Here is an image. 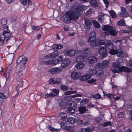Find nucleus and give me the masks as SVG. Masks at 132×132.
Segmentation results:
<instances>
[{
  "mask_svg": "<svg viewBox=\"0 0 132 132\" xmlns=\"http://www.w3.org/2000/svg\"><path fill=\"white\" fill-rule=\"evenodd\" d=\"M48 128L52 132H59L60 131L59 129H55L50 125L48 127Z\"/></svg>",
  "mask_w": 132,
  "mask_h": 132,
  "instance_id": "nucleus-34",
  "label": "nucleus"
},
{
  "mask_svg": "<svg viewBox=\"0 0 132 132\" xmlns=\"http://www.w3.org/2000/svg\"><path fill=\"white\" fill-rule=\"evenodd\" d=\"M92 97L94 98L100 99L101 98V96L100 94H97L92 95Z\"/></svg>",
  "mask_w": 132,
  "mask_h": 132,
  "instance_id": "nucleus-43",
  "label": "nucleus"
},
{
  "mask_svg": "<svg viewBox=\"0 0 132 132\" xmlns=\"http://www.w3.org/2000/svg\"><path fill=\"white\" fill-rule=\"evenodd\" d=\"M98 52L100 54L101 57L102 58L106 57L108 55L106 48L105 47H103L99 48Z\"/></svg>",
  "mask_w": 132,
  "mask_h": 132,
  "instance_id": "nucleus-4",
  "label": "nucleus"
},
{
  "mask_svg": "<svg viewBox=\"0 0 132 132\" xmlns=\"http://www.w3.org/2000/svg\"><path fill=\"white\" fill-rule=\"evenodd\" d=\"M61 89L63 90H68V87L65 85H62L60 86Z\"/></svg>",
  "mask_w": 132,
  "mask_h": 132,
  "instance_id": "nucleus-53",
  "label": "nucleus"
},
{
  "mask_svg": "<svg viewBox=\"0 0 132 132\" xmlns=\"http://www.w3.org/2000/svg\"><path fill=\"white\" fill-rule=\"evenodd\" d=\"M61 128L63 129H67V126L66 125V123L63 121H61L60 123Z\"/></svg>",
  "mask_w": 132,
  "mask_h": 132,
  "instance_id": "nucleus-33",
  "label": "nucleus"
},
{
  "mask_svg": "<svg viewBox=\"0 0 132 132\" xmlns=\"http://www.w3.org/2000/svg\"><path fill=\"white\" fill-rule=\"evenodd\" d=\"M24 81H23L22 79H20L19 81L17 82V86L16 87V91H18V89H19L20 88H21L23 86V82Z\"/></svg>",
  "mask_w": 132,
  "mask_h": 132,
  "instance_id": "nucleus-17",
  "label": "nucleus"
},
{
  "mask_svg": "<svg viewBox=\"0 0 132 132\" xmlns=\"http://www.w3.org/2000/svg\"><path fill=\"white\" fill-rule=\"evenodd\" d=\"M102 29L103 31H105L103 32V33L107 36H109V34L112 36H115L117 34L116 30L111 26L105 25L104 26Z\"/></svg>",
  "mask_w": 132,
  "mask_h": 132,
  "instance_id": "nucleus-2",
  "label": "nucleus"
},
{
  "mask_svg": "<svg viewBox=\"0 0 132 132\" xmlns=\"http://www.w3.org/2000/svg\"><path fill=\"white\" fill-rule=\"evenodd\" d=\"M106 96L108 98H112L114 97V95L112 94H106Z\"/></svg>",
  "mask_w": 132,
  "mask_h": 132,
  "instance_id": "nucleus-60",
  "label": "nucleus"
},
{
  "mask_svg": "<svg viewBox=\"0 0 132 132\" xmlns=\"http://www.w3.org/2000/svg\"><path fill=\"white\" fill-rule=\"evenodd\" d=\"M109 13H110L111 17L112 18H115L117 16V15L115 12L113 10H111L109 11Z\"/></svg>",
  "mask_w": 132,
  "mask_h": 132,
  "instance_id": "nucleus-32",
  "label": "nucleus"
},
{
  "mask_svg": "<svg viewBox=\"0 0 132 132\" xmlns=\"http://www.w3.org/2000/svg\"><path fill=\"white\" fill-rule=\"evenodd\" d=\"M61 79L60 78H57L55 80L53 78H51L49 80V82L50 83L59 84L61 82Z\"/></svg>",
  "mask_w": 132,
  "mask_h": 132,
  "instance_id": "nucleus-16",
  "label": "nucleus"
},
{
  "mask_svg": "<svg viewBox=\"0 0 132 132\" xmlns=\"http://www.w3.org/2000/svg\"><path fill=\"white\" fill-rule=\"evenodd\" d=\"M85 58V56L83 55H79L76 58V61L78 62H81L84 61Z\"/></svg>",
  "mask_w": 132,
  "mask_h": 132,
  "instance_id": "nucleus-20",
  "label": "nucleus"
},
{
  "mask_svg": "<svg viewBox=\"0 0 132 132\" xmlns=\"http://www.w3.org/2000/svg\"><path fill=\"white\" fill-rule=\"evenodd\" d=\"M88 72L91 76L96 75V70L94 68H90L89 69Z\"/></svg>",
  "mask_w": 132,
  "mask_h": 132,
  "instance_id": "nucleus-25",
  "label": "nucleus"
},
{
  "mask_svg": "<svg viewBox=\"0 0 132 132\" xmlns=\"http://www.w3.org/2000/svg\"><path fill=\"white\" fill-rule=\"evenodd\" d=\"M57 59L55 61H53V64L56 65L61 63L62 60V56H57Z\"/></svg>",
  "mask_w": 132,
  "mask_h": 132,
  "instance_id": "nucleus-24",
  "label": "nucleus"
},
{
  "mask_svg": "<svg viewBox=\"0 0 132 132\" xmlns=\"http://www.w3.org/2000/svg\"><path fill=\"white\" fill-rule=\"evenodd\" d=\"M2 26H3L2 28L4 27V26H6V25L7 23V21L6 18H2L0 22Z\"/></svg>",
  "mask_w": 132,
  "mask_h": 132,
  "instance_id": "nucleus-26",
  "label": "nucleus"
},
{
  "mask_svg": "<svg viewBox=\"0 0 132 132\" xmlns=\"http://www.w3.org/2000/svg\"><path fill=\"white\" fill-rule=\"evenodd\" d=\"M132 72V70L131 68H130L124 66V72Z\"/></svg>",
  "mask_w": 132,
  "mask_h": 132,
  "instance_id": "nucleus-47",
  "label": "nucleus"
},
{
  "mask_svg": "<svg viewBox=\"0 0 132 132\" xmlns=\"http://www.w3.org/2000/svg\"><path fill=\"white\" fill-rule=\"evenodd\" d=\"M117 24L118 25L120 26H124V20L122 19L118 22Z\"/></svg>",
  "mask_w": 132,
  "mask_h": 132,
  "instance_id": "nucleus-49",
  "label": "nucleus"
},
{
  "mask_svg": "<svg viewBox=\"0 0 132 132\" xmlns=\"http://www.w3.org/2000/svg\"><path fill=\"white\" fill-rule=\"evenodd\" d=\"M90 122L89 120H87L86 121H83V124L84 126H87L90 124Z\"/></svg>",
  "mask_w": 132,
  "mask_h": 132,
  "instance_id": "nucleus-52",
  "label": "nucleus"
},
{
  "mask_svg": "<svg viewBox=\"0 0 132 132\" xmlns=\"http://www.w3.org/2000/svg\"><path fill=\"white\" fill-rule=\"evenodd\" d=\"M118 70L119 73L123 72L124 70V66H122L119 68Z\"/></svg>",
  "mask_w": 132,
  "mask_h": 132,
  "instance_id": "nucleus-61",
  "label": "nucleus"
},
{
  "mask_svg": "<svg viewBox=\"0 0 132 132\" xmlns=\"http://www.w3.org/2000/svg\"><path fill=\"white\" fill-rule=\"evenodd\" d=\"M2 29L3 30L2 35L4 36V37L6 38V40L7 41L11 37L10 31L8 29V26H4V27L2 28Z\"/></svg>",
  "mask_w": 132,
  "mask_h": 132,
  "instance_id": "nucleus-3",
  "label": "nucleus"
},
{
  "mask_svg": "<svg viewBox=\"0 0 132 132\" xmlns=\"http://www.w3.org/2000/svg\"><path fill=\"white\" fill-rule=\"evenodd\" d=\"M105 44L106 46V47L109 49L112 48L113 47V45L112 42L109 40H106L105 41Z\"/></svg>",
  "mask_w": 132,
  "mask_h": 132,
  "instance_id": "nucleus-14",
  "label": "nucleus"
},
{
  "mask_svg": "<svg viewBox=\"0 0 132 132\" xmlns=\"http://www.w3.org/2000/svg\"><path fill=\"white\" fill-rule=\"evenodd\" d=\"M52 97L56 96L59 94V91L58 90L56 89H54L52 90Z\"/></svg>",
  "mask_w": 132,
  "mask_h": 132,
  "instance_id": "nucleus-30",
  "label": "nucleus"
},
{
  "mask_svg": "<svg viewBox=\"0 0 132 132\" xmlns=\"http://www.w3.org/2000/svg\"><path fill=\"white\" fill-rule=\"evenodd\" d=\"M88 99L87 98H85L83 99L81 101L80 103L81 104L83 105L86 104L88 101Z\"/></svg>",
  "mask_w": 132,
  "mask_h": 132,
  "instance_id": "nucleus-42",
  "label": "nucleus"
},
{
  "mask_svg": "<svg viewBox=\"0 0 132 132\" xmlns=\"http://www.w3.org/2000/svg\"><path fill=\"white\" fill-rule=\"evenodd\" d=\"M67 120L68 122L72 124L74 123L75 122V119L71 117H68Z\"/></svg>",
  "mask_w": 132,
  "mask_h": 132,
  "instance_id": "nucleus-31",
  "label": "nucleus"
},
{
  "mask_svg": "<svg viewBox=\"0 0 132 132\" xmlns=\"http://www.w3.org/2000/svg\"><path fill=\"white\" fill-rule=\"evenodd\" d=\"M53 60H50L47 61H44V62L46 64H53Z\"/></svg>",
  "mask_w": 132,
  "mask_h": 132,
  "instance_id": "nucleus-44",
  "label": "nucleus"
},
{
  "mask_svg": "<svg viewBox=\"0 0 132 132\" xmlns=\"http://www.w3.org/2000/svg\"><path fill=\"white\" fill-rule=\"evenodd\" d=\"M85 7L83 5H77L74 4L72 5L70 10L65 13L67 17H65L64 19L66 23H70V20H77L79 16L82 13L83 10Z\"/></svg>",
  "mask_w": 132,
  "mask_h": 132,
  "instance_id": "nucleus-1",
  "label": "nucleus"
},
{
  "mask_svg": "<svg viewBox=\"0 0 132 132\" xmlns=\"http://www.w3.org/2000/svg\"><path fill=\"white\" fill-rule=\"evenodd\" d=\"M67 111L68 113L71 115L74 113L75 110L72 108L70 107L68 108Z\"/></svg>",
  "mask_w": 132,
  "mask_h": 132,
  "instance_id": "nucleus-39",
  "label": "nucleus"
},
{
  "mask_svg": "<svg viewBox=\"0 0 132 132\" xmlns=\"http://www.w3.org/2000/svg\"><path fill=\"white\" fill-rule=\"evenodd\" d=\"M109 51V53L112 55H115L117 54L119 52L118 50H115L113 48H111Z\"/></svg>",
  "mask_w": 132,
  "mask_h": 132,
  "instance_id": "nucleus-22",
  "label": "nucleus"
},
{
  "mask_svg": "<svg viewBox=\"0 0 132 132\" xmlns=\"http://www.w3.org/2000/svg\"><path fill=\"white\" fill-rule=\"evenodd\" d=\"M14 57V55L10 54L7 56V62L9 63H11Z\"/></svg>",
  "mask_w": 132,
  "mask_h": 132,
  "instance_id": "nucleus-29",
  "label": "nucleus"
},
{
  "mask_svg": "<svg viewBox=\"0 0 132 132\" xmlns=\"http://www.w3.org/2000/svg\"><path fill=\"white\" fill-rule=\"evenodd\" d=\"M52 49L55 51H57L59 49L57 45H54L52 46Z\"/></svg>",
  "mask_w": 132,
  "mask_h": 132,
  "instance_id": "nucleus-51",
  "label": "nucleus"
},
{
  "mask_svg": "<svg viewBox=\"0 0 132 132\" xmlns=\"http://www.w3.org/2000/svg\"><path fill=\"white\" fill-rule=\"evenodd\" d=\"M78 110L80 113L81 114L84 113L86 111V108L84 106L80 107Z\"/></svg>",
  "mask_w": 132,
  "mask_h": 132,
  "instance_id": "nucleus-35",
  "label": "nucleus"
},
{
  "mask_svg": "<svg viewBox=\"0 0 132 132\" xmlns=\"http://www.w3.org/2000/svg\"><path fill=\"white\" fill-rule=\"evenodd\" d=\"M20 1L21 3L24 5H26L31 2L30 0H20Z\"/></svg>",
  "mask_w": 132,
  "mask_h": 132,
  "instance_id": "nucleus-40",
  "label": "nucleus"
},
{
  "mask_svg": "<svg viewBox=\"0 0 132 132\" xmlns=\"http://www.w3.org/2000/svg\"><path fill=\"white\" fill-rule=\"evenodd\" d=\"M112 125V123L111 122L108 121L103 123L102 125L103 127H105L108 126H111Z\"/></svg>",
  "mask_w": 132,
  "mask_h": 132,
  "instance_id": "nucleus-45",
  "label": "nucleus"
},
{
  "mask_svg": "<svg viewBox=\"0 0 132 132\" xmlns=\"http://www.w3.org/2000/svg\"><path fill=\"white\" fill-rule=\"evenodd\" d=\"M91 78V76L89 74L85 75L80 78V80L85 81L87 80L88 79H90Z\"/></svg>",
  "mask_w": 132,
  "mask_h": 132,
  "instance_id": "nucleus-18",
  "label": "nucleus"
},
{
  "mask_svg": "<svg viewBox=\"0 0 132 132\" xmlns=\"http://www.w3.org/2000/svg\"><path fill=\"white\" fill-rule=\"evenodd\" d=\"M77 123L78 125H81L83 124V120H78L77 121Z\"/></svg>",
  "mask_w": 132,
  "mask_h": 132,
  "instance_id": "nucleus-57",
  "label": "nucleus"
},
{
  "mask_svg": "<svg viewBox=\"0 0 132 132\" xmlns=\"http://www.w3.org/2000/svg\"><path fill=\"white\" fill-rule=\"evenodd\" d=\"M90 51V49L89 48H86L84 50V53L85 54H87L89 53Z\"/></svg>",
  "mask_w": 132,
  "mask_h": 132,
  "instance_id": "nucleus-48",
  "label": "nucleus"
},
{
  "mask_svg": "<svg viewBox=\"0 0 132 132\" xmlns=\"http://www.w3.org/2000/svg\"><path fill=\"white\" fill-rule=\"evenodd\" d=\"M96 38L95 34V32H92L89 35V38L88 40V42L89 43L92 41H94Z\"/></svg>",
  "mask_w": 132,
  "mask_h": 132,
  "instance_id": "nucleus-11",
  "label": "nucleus"
},
{
  "mask_svg": "<svg viewBox=\"0 0 132 132\" xmlns=\"http://www.w3.org/2000/svg\"><path fill=\"white\" fill-rule=\"evenodd\" d=\"M92 41V42L89 43L90 44V46L92 48H94L95 47L100 46L101 44H102L101 43L102 42L103 40H96L95 41Z\"/></svg>",
  "mask_w": 132,
  "mask_h": 132,
  "instance_id": "nucleus-7",
  "label": "nucleus"
},
{
  "mask_svg": "<svg viewBox=\"0 0 132 132\" xmlns=\"http://www.w3.org/2000/svg\"><path fill=\"white\" fill-rule=\"evenodd\" d=\"M103 71L102 70H99L98 71L96 70V75L98 77H101L103 75Z\"/></svg>",
  "mask_w": 132,
  "mask_h": 132,
  "instance_id": "nucleus-38",
  "label": "nucleus"
},
{
  "mask_svg": "<svg viewBox=\"0 0 132 132\" xmlns=\"http://www.w3.org/2000/svg\"><path fill=\"white\" fill-rule=\"evenodd\" d=\"M59 105L61 108H63L64 106L65 103L64 102H62L59 103Z\"/></svg>",
  "mask_w": 132,
  "mask_h": 132,
  "instance_id": "nucleus-63",
  "label": "nucleus"
},
{
  "mask_svg": "<svg viewBox=\"0 0 132 132\" xmlns=\"http://www.w3.org/2000/svg\"><path fill=\"white\" fill-rule=\"evenodd\" d=\"M75 104V103L74 102H72L71 101H69L68 103V105L71 107L72 108L73 106V105H74Z\"/></svg>",
  "mask_w": 132,
  "mask_h": 132,
  "instance_id": "nucleus-56",
  "label": "nucleus"
},
{
  "mask_svg": "<svg viewBox=\"0 0 132 132\" xmlns=\"http://www.w3.org/2000/svg\"><path fill=\"white\" fill-rule=\"evenodd\" d=\"M96 81V79H92L90 80H88L87 81V82L89 83H92L94 82H95Z\"/></svg>",
  "mask_w": 132,
  "mask_h": 132,
  "instance_id": "nucleus-58",
  "label": "nucleus"
},
{
  "mask_svg": "<svg viewBox=\"0 0 132 132\" xmlns=\"http://www.w3.org/2000/svg\"><path fill=\"white\" fill-rule=\"evenodd\" d=\"M85 28L87 29H89L90 28V26L92 25L91 22L89 20H86L85 21Z\"/></svg>",
  "mask_w": 132,
  "mask_h": 132,
  "instance_id": "nucleus-21",
  "label": "nucleus"
},
{
  "mask_svg": "<svg viewBox=\"0 0 132 132\" xmlns=\"http://www.w3.org/2000/svg\"><path fill=\"white\" fill-rule=\"evenodd\" d=\"M104 3L105 4L106 8L108 7V4L109 3V2L108 0H103Z\"/></svg>",
  "mask_w": 132,
  "mask_h": 132,
  "instance_id": "nucleus-59",
  "label": "nucleus"
},
{
  "mask_svg": "<svg viewBox=\"0 0 132 132\" xmlns=\"http://www.w3.org/2000/svg\"><path fill=\"white\" fill-rule=\"evenodd\" d=\"M75 53L76 51L75 50H66L64 51V55L65 56H72L75 55Z\"/></svg>",
  "mask_w": 132,
  "mask_h": 132,
  "instance_id": "nucleus-9",
  "label": "nucleus"
},
{
  "mask_svg": "<svg viewBox=\"0 0 132 132\" xmlns=\"http://www.w3.org/2000/svg\"><path fill=\"white\" fill-rule=\"evenodd\" d=\"M20 64V71H21V70H24L25 69V68H26L25 66V64Z\"/></svg>",
  "mask_w": 132,
  "mask_h": 132,
  "instance_id": "nucleus-54",
  "label": "nucleus"
},
{
  "mask_svg": "<svg viewBox=\"0 0 132 132\" xmlns=\"http://www.w3.org/2000/svg\"><path fill=\"white\" fill-rule=\"evenodd\" d=\"M92 22L94 26L96 28H98L100 27V25L99 23L97 21H93Z\"/></svg>",
  "mask_w": 132,
  "mask_h": 132,
  "instance_id": "nucleus-37",
  "label": "nucleus"
},
{
  "mask_svg": "<svg viewBox=\"0 0 132 132\" xmlns=\"http://www.w3.org/2000/svg\"><path fill=\"white\" fill-rule=\"evenodd\" d=\"M4 94V95L5 97L6 98H7L9 96L8 92L7 91H5L4 93H3Z\"/></svg>",
  "mask_w": 132,
  "mask_h": 132,
  "instance_id": "nucleus-55",
  "label": "nucleus"
},
{
  "mask_svg": "<svg viewBox=\"0 0 132 132\" xmlns=\"http://www.w3.org/2000/svg\"><path fill=\"white\" fill-rule=\"evenodd\" d=\"M50 58H53L58 56V54L55 52H53L49 54Z\"/></svg>",
  "mask_w": 132,
  "mask_h": 132,
  "instance_id": "nucleus-36",
  "label": "nucleus"
},
{
  "mask_svg": "<svg viewBox=\"0 0 132 132\" xmlns=\"http://www.w3.org/2000/svg\"><path fill=\"white\" fill-rule=\"evenodd\" d=\"M90 5L93 8H96L98 6L99 3L96 0H91L89 2Z\"/></svg>",
  "mask_w": 132,
  "mask_h": 132,
  "instance_id": "nucleus-12",
  "label": "nucleus"
},
{
  "mask_svg": "<svg viewBox=\"0 0 132 132\" xmlns=\"http://www.w3.org/2000/svg\"><path fill=\"white\" fill-rule=\"evenodd\" d=\"M93 12V9L92 8H90L86 12L85 14L86 15H88L91 14Z\"/></svg>",
  "mask_w": 132,
  "mask_h": 132,
  "instance_id": "nucleus-50",
  "label": "nucleus"
},
{
  "mask_svg": "<svg viewBox=\"0 0 132 132\" xmlns=\"http://www.w3.org/2000/svg\"><path fill=\"white\" fill-rule=\"evenodd\" d=\"M62 71L61 69L59 67H55L51 68L48 71L51 74L55 75L58 74Z\"/></svg>",
  "mask_w": 132,
  "mask_h": 132,
  "instance_id": "nucleus-6",
  "label": "nucleus"
},
{
  "mask_svg": "<svg viewBox=\"0 0 132 132\" xmlns=\"http://www.w3.org/2000/svg\"><path fill=\"white\" fill-rule=\"evenodd\" d=\"M84 66V64L82 62H78L75 65V67L77 69L82 68Z\"/></svg>",
  "mask_w": 132,
  "mask_h": 132,
  "instance_id": "nucleus-19",
  "label": "nucleus"
},
{
  "mask_svg": "<svg viewBox=\"0 0 132 132\" xmlns=\"http://www.w3.org/2000/svg\"><path fill=\"white\" fill-rule=\"evenodd\" d=\"M59 114L60 118L62 120H64L66 119L67 115L65 113L61 112L59 113Z\"/></svg>",
  "mask_w": 132,
  "mask_h": 132,
  "instance_id": "nucleus-28",
  "label": "nucleus"
},
{
  "mask_svg": "<svg viewBox=\"0 0 132 132\" xmlns=\"http://www.w3.org/2000/svg\"><path fill=\"white\" fill-rule=\"evenodd\" d=\"M28 59L27 57L23 58L22 56H21L18 57L16 63L18 64H26L27 61Z\"/></svg>",
  "mask_w": 132,
  "mask_h": 132,
  "instance_id": "nucleus-8",
  "label": "nucleus"
},
{
  "mask_svg": "<svg viewBox=\"0 0 132 132\" xmlns=\"http://www.w3.org/2000/svg\"><path fill=\"white\" fill-rule=\"evenodd\" d=\"M120 57H123V52H119V51L118 53L117 54Z\"/></svg>",
  "mask_w": 132,
  "mask_h": 132,
  "instance_id": "nucleus-64",
  "label": "nucleus"
},
{
  "mask_svg": "<svg viewBox=\"0 0 132 132\" xmlns=\"http://www.w3.org/2000/svg\"><path fill=\"white\" fill-rule=\"evenodd\" d=\"M5 38L4 37L3 35H1L0 36V43L2 44H3L4 43Z\"/></svg>",
  "mask_w": 132,
  "mask_h": 132,
  "instance_id": "nucleus-41",
  "label": "nucleus"
},
{
  "mask_svg": "<svg viewBox=\"0 0 132 132\" xmlns=\"http://www.w3.org/2000/svg\"><path fill=\"white\" fill-rule=\"evenodd\" d=\"M80 76V73L78 72H72L71 74V77L74 79H77Z\"/></svg>",
  "mask_w": 132,
  "mask_h": 132,
  "instance_id": "nucleus-13",
  "label": "nucleus"
},
{
  "mask_svg": "<svg viewBox=\"0 0 132 132\" xmlns=\"http://www.w3.org/2000/svg\"><path fill=\"white\" fill-rule=\"evenodd\" d=\"M93 130V128L90 127L82 128L81 129L82 132H92Z\"/></svg>",
  "mask_w": 132,
  "mask_h": 132,
  "instance_id": "nucleus-27",
  "label": "nucleus"
},
{
  "mask_svg": "<svg viewBox=\"0 0 132 132\" xmlns=\"http://www.w3.org/2000/svg\"><path fill=\"white\" fill-rule=\"evenodd\" d=\"M71 62L70 60L68 58H65L61 64L62 66L64 68L67 66Z\"/></svg>",
  "mask_w": 132,
  "mask_h": 132,
  "instance_id": "nucleus-10",
  "label": "nucleus"
},
{
  "mask_svg": "<svg viewBox=\"0 0 132 132\" xmlns=\"http://www.w3.org/2000/svg\"><path fill=\"white\" fill-rule=\"evenodd\" d=\"M113 67L115 68H118V67H120L121 65L120 63L116 62L114 63H113Z\"/></svg>",
  "mask_w": 132,
  "mask_h": 132,
  "instance_id": "nucleus-46",
  "label": "nucleus"
},
{
  "mask_svg": "<svg viewBox=\"0 0 132 132\" xmlns=\"http://www.w3.org/2000/svg\"><path fill=\"white\" fill-rule=\"evenodd\" d=\"M105 15V14L103 13H101V14L97 17V18L98 21H100V22H103L105 19L104 17Z\"/></svg>",
  "mask_w": 132,
  "mask_h": 132,
  "instance_id": "nucleus-23",
  "label": "nucleus"
},
{
  "mask_svg": "<svg viewBox=\"0 0 132 132\" xmlns=\"http://www.w3.org/2000/svg\"><path fill=\"white\" fill-rule=\"evenodd\" d=\"M96 58L94 56L89 57L87 60V62L89 64H93L97 62Z\"/></svg>",
  "mask_w": 132,
  "mask_h": 132,
  "instance_id": "nucleus-15",
  "label": "nucleus"
},
{
  "mask_svg": "<svg viewBox=\"0 0 132 132\" xmlns=\"http://www.w3.org/2000/svg\"><path fill=\"white\" fill-rule=\"evenodd\" d=\"M109 64V62L107 60H105L102 62V63H99L96 64V67L97 68H101L104 69L107 67Z\"/></svg>",
  "mask_w": 132,
  "mask_h": 132,
  "instance_id": "nucleus-5",
  "label": "nucleus"
},
{
  "mask_svg": "<svg viewBox=\"0 0 132 132\" xmlns=\"http://www.w3.org/2000/svg\"><path fill=\"white\" fill-rule=\"evenodd\" d=\"M123 112H120L119 113L118 117L119 118H121L123 117Z\"/></svg>",
  "mask_w": 132,
  "mask_h": 132,
  "instance_id": "nucleus-62",
  "label": "nucleus"
}]
</instances>
